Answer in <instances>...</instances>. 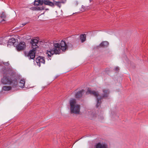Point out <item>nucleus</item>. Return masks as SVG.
Wrapping results in <instances>:
<instances>
[{"label": "nucleus", "mask_w": 148, "mask_h": 148, "mask_svg": "<svg viewBox=\"0 0 148 148\" xmlns=\"http://www.w3.org/2000/svg\"><path fill=\"white\" fill-rule=\"evenodd\" d=\"M50 44L52 45L54 47L52 49H49V50H47V53L49 59L51 60V56L54 54H59L61 52V50L62 51H65L68 48V45L66 43L64 40H62L61 41L60 44L58 43H55L54 41H51L49 42Z\"/></svg>", "instance_id": "f257e3e1"}, {"label": "nucleus", "mask_w": 148, "mask_h": 148, "mask_svg": "<svg viewBox=\"0 0 148 148\" xmlns=\"http://www.w3.org/2000/svg\"><path fill=\"white\" fill-rule=\"evenodd\" d=\"M71 112L76 114H79L80 112V106L76 102L75 99H71L69 101Z\"/></svg>", "instance_id": "f03ea898"}, {"label": "nucleus", "mask_w": 148, "mask_h": 148, "mask_svg": "<svg viewBox=\"0 0 148 148\" xmlns=\"http://www.w3.org/2000/svg\"><path fill=\"white\" fill-rule=\"evenodd\" d=\"M1 82L4 84L11 85L13 83L12 86L15 87L17 85V82L16 79H15L14 80H12L9 77L5 76L1 79Z\"/></svg>", "instance_id": "7ed1b4c3"}, {"label": "nucleus", "mask_w": 148, "mask_h": 148, "mask_svg": "<svg viewBox=\"0 0 148 148\" xmlns=\"http://www.w3.org/2000/svg\"><path fill=\"white\" fill-rule=\"evenodd\" d=\"M103 93L102 95V97L99 98H97V103L96 104V108H98L101 103V99L102 97H107L109 94V91L108 90H103Z\"/></svg>", "instance_id": "20e7f679"}, {"label": "nucleus", "mask_w": 148, "mask_h": 148, "mask_svg": "<svg viewBox=\"0 0 148 148\" xmlns=\"http://www.w3.org/2000/svg\"><path fill=\"white\" fill-rule=\"evenodd\" d=\"M18 43V42L17 39H15L14 38H12L10 39L8 41L7 46L9 47L12 45L15 46L17 45V44Z\"/></svg>", "instance_id": "39448f33"}, {"label": "nucleus", "mask_w": 148, "mask_h": 148, "mask_svg": "<svg viewBox=\"0 0 148 148\" xmlns=\"http://www.w3.org/2000/svg\"><path fill=\"white\" fill-rule=\"evenodd\" d=\"M26 47L25 43L24 42H20L18 45L16 46V50L18 51L24 50Z\"/></svg>", "instance_id": "423d86ee"}, {"label": "nucleus", "mask_w": 148, "mask_h": 148, "mask_svg": "<svg viewBox=\"0 0 148 148\" xmlns=\"http://www.w3.org/2000/svg\"><path fill=\"white\" fill-rule=\"evenodd\" d=\"M39 40L36 38L32 39L31 40V43L32 44V47L33 49H36V48L38 47V44Z\"/></svg>", "instance_id": "0eeeda50"}, {"label": "nucleus", "mask_w": 148, "mask_h": 148, "mask_svg": "<svg viewBox=\"0 0 148 148\" xmlns=\"http://www.w3.org/2000/svg\"><path fill=\"white\" fill-rule=\"evenodd\" d=\"M36 62L38 65L40 67V66L41 64H44L45 63V58L43 57L39 56L36 58Z\"/></svg>", "instance_id": "6e6552de"}, {"label": "nucleus", "mask_w": 148, "mask_h": 148, "mask_svg": "<svg viewBox=\"0 0 148 148\" xmlns=\"http://www.w3.org/2000/svg\"><path fill=\"white\" fill-rule=\"evenodd\" d=\"M36 50L35 49H32L28 53L27 56L30 59H34L35 55Z\"/></svg>", "instance_id": "1a4fd4ad"}, {"label": "nucleus", "mask_w": 148, "mask_h": 148, "mask_svg": "<svg viewBox=\"0 0 148 148\" xmlns=\"http://www.w3.org/2000/svg\"><path fill=\"white\" fill-rule=\"evenodd\" d=\"M94 148H108V146L105 143H101L99 142L95 145Z\"/></svg>", "instance_id": "9d476101"}, {"label": "nucleus", "mask_w": 148, "mask_h": 148, "mask_svg": "<svg viewBox=\"0 0 148 148\" xmlns=\"http://www.w3.org/2000/svg\"><path fill=\"white\" fill-rule=\"evenodd\" d=\"M87 94H90L93 95L96 97H97L99 95V94L97 91H95L94 90H88L86 92Z\"/></svg>", "instance_id": "9b49d317"}, {"label": "nucleus", "mask_w": 148, "mask_h": 148, "mask_svg": "<svg viewBox=\"0 0 148 148\" xmlns=\"http://www.w3.org/2000/svg\"><path fill=\"white\" fill-rule=\"evenodd\" d=\"M84 90L82 89L81 90L77 92L75 94V96L76 98H79L81 97L82 96Z\"/></svg>", "instance_id": "f8f14e48"}, {"label": "nucleus", "mask_w": 148, "mask_h": 148, "mask_svg": "<svg viewBox=\"0 0 148 148\" xmlns=\"http://www.w3.org/2000/svg\"><path fill=\"white\" fill-rule=\"evenodd\" d=\"M34 5L35 6L42 5L43 3L42 0H35Z\"/></svg>", "instance_id": "ddd939ff"}, {"label": "nucleus", "mask_w": 148, "mask_h": 148, "mask_svg": "<svg viewBox=\"0 0 148 148\" xmlns=\"http://www.w3.org/2000/svg\"><path fill=\"white\" fill-rule=\"evenodd\" d=\"M49 0H44L43 1V3L45 5H47L51 6H54V3H53V2H52L50 1H49Z\"/></svg>", "instance_id": "4468645a"}, {"label": "nucleus", "mask_w": 148, "mask_h": 148, "mask_svg": "<svg viewBox=\"0 0 148 148\" xmlns=\"http://www.w3.org/2000/svg\"><path fill=\"white\" fill-rule=\"evenodd\" d=\"M7 42L8 41L5 39V38L3 37L0 38V45H5Z\"/></svg>", "instance_id": "2eb2a0df"}, {"label": "nucleus", "mask_w": 148, "mask_h": 148, "mask_svg": "<svg viewBox=\"0 0 148 148\" xmlns=\"http://www.w3.org/2000/svg\"><path fill=\"white\" fill-rule=\"evenodd\" d=\"M86 35L85 34H82L79 36V39L81 42L83 43L86 40Z\"/></svg>", "instance_id": "dca6fc26"}, {"label": "nucleus", "mask_w": 148, "mask_h": 148, "mask_svg": "<svg viewBox=\"0 0 148 148\" xmlns=\"http://www.w3.org/2000/svg\"><path fill=\"white\" fill-rule=\"evenodd\" d=\"M109 45V43L107 41H104L101 42L100 45L101 47H107Z\"/></svg>", "instance_id": "f3484780"}, {"label": "nucleus", "mask_w": 148, "mask_h": 148, "mask_svg": "<svg viewBox=\"0 0 148 148\" xmlns=\"http://www.w3.org/2000/svg\"><path fill=\"white\" fill-rule=\"evenodd\" d=\"M25 79H21L19 83V86L21 88H23L25 86Z\"/></svg>", "instance_id": "a211bd4d"}, {"label": "nucleus", "mask_w": 148, "mask_h": 148, "mask_svg": "<svg viewBox=\"0 0 148 148\" xmlns=\"http://www.w3.org/2000/svg\"><path fill=\"white\" fill-rule=\"evenodd\" d=\"M53 3H54V5H55L60 8L61 6V3H62L60 1H57L53 0Z\"/></svg>", "instance_id": "6ab92c4d"}, {"label": "nucleus", "mask_w": 148, "mask_h": 148, "mask_svg": "<svg viewBox=\"0 0 148 148\" xmlns=\"http://www.w3.org/2000/svg\"><path fill=\"white\" fill-rule=\"evenodd\" d=\"M11 87L10 86H5L3 87V89L4 91H8L10 90L11 89Z\"/></svg>", "instance_id": "aec40b11"}, {"label": "nucleus", "mask_w": 148, "mask_h": 148, "mask_svg": "<svg viewBox=\"0 0 148 148\" xmlns=\"http://www.w3.org/2000/svg\"><path fill=\"white\" fill-rule=\"evenodd\" d=\"M1 18H4L6 17V16L5 15V14L3 12L1 15Z\"/></svg>", "instance_id": "412c9836"}, {"label": "nucleus", "mask_w": 148, "mask_h": 148, "mask_svg": "<svg viewBox=\"0 0 148 148\" xmlns=\"http://www.w3.org/2000/svg\"><path fill=\"white\" fill-rule=\"evenodd\" d=\"M74 4L75 5H77L78 4V2L77 1H74L73 2Z\"/></svg>", "instance_id": "4be33fe9"}, {"label": "nucleus", "mask_w": 148, "mask_h": 148, "mask_svg": "<svg viewBox=\"0 0 148 148\" xmlns=\"http://www.w3.org/2000/svg\"><path fill=\"white\" fill-rule=\"evenodd\" d=\"M4 65H5V66H8L9 65V63L8 62H3L2 63Z\"/></svg>", "instance_id": "5701e85b"}, {"label": "nucleus", "mask_w": 148, "mask_h": 148, "mask_svg": "<svg viewBox=\"0 0 148 148\" xmlns=\"http://www.w3.org/2000/svg\"><path fill=\"white\" fill-rule=\"evenodd\" d=\"M114 70L116 71H118L119 70V69L118 67H116L114 69Z\"/></svg>", "instance_id": "b1692460"}, {"label": "nucleus", "mask_w": 148, "mask_h": 148, "mask_svg": "<svg viewBox=\"0 0 148 148\" xmlns=\"http://www.w3.org/2000/svg\"><path fill=\"white\" fill-rule=\"evenodd\" d=\"M27 23H23L21 24L22 25L21 26V27H23L26 24H27Z\"/></svg>", "instance_id": "393cba45"}, {"label": "nucleus", "mask_w": 148, "mask_h": 148, "mask_svg": "<svg viewBox=\"0 0 148 148\" xmlns=\"http://www.w3.org/2000/svg\"><path fill=\"white\" fill-rule=\"evenodd\" d=\"M90 0V2L91 1V0Z\"/></svg>", "instance_id": "a878e982"}]
</instances>
